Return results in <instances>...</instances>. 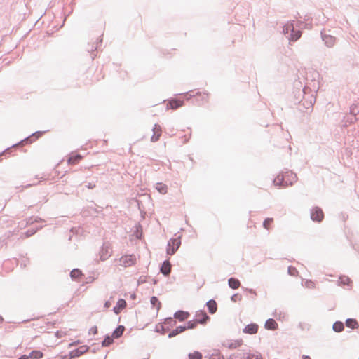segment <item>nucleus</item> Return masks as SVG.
I'll use <instances>...</instances> for the list:
<instances>
[{
	"mask_svg": "<svg viewBox=\"0 0 359 359\" xmlns=\"http://www.w3.org/2000/svg\"><path fill=\"white\" fill-rule=\"evenodd\" d=\"M137 259L134 255H125L119 259V264L123 267H130L134 266Z\"/></svg>",
	"mask_w": 359,
	"mask_h": 359,
	"instance_id": "1",
	"label": "nucleus"
},
{
	"mask_svg": "<svg viewBox=\"0 0 359 359\" xmlns=\"http://www.w3.org/2000/svg\"><path fill=\"white\" fill-rule=\"evenodd\" d=\"M181 245L180 237L171 238L168 244L167 253L170 255H173Z\"/></svg>",
	"mask_w": 359,
	"mask_h": 359,
	"instance_id": "2",
	"label": "nucleus"
},
{
	"mask_svg": "<svg viewBox=\"0 0 359 359\" xmlns=\"http://www.w3.org/2000/svg\"><path fill=\"white\" fill-rule=\"evenodd\" d=\"M324 218L323 210L319 207H314L311 210V219L313 222H320Z\"/></svg>",
	"mask_w": 359,
	"mask_h": 359,
	"instance_id": "3",
	"label": "nucleus"
},
{
	"mask_svg": "<svg viewBox=\"0 0 359 359\" xmlns=\"http://www.w3.org/2000/svg\"><path fill=\"white\" fill-rule=\"evenodd\" d=\"M190 97H195L198 102L206 103L209 101V94L205 91L191 92Z\"/></svg>",
	"mask_w": 359,
	"mask_h": 359,
	"instance_id": "4",
	"label": "nucleus"
},
{
	"mask_svg": "<svg viewBox=\"0 0 359 359\" xmlns=\"http://www.w3.org/2000/svg\"><path fill=\"white\" fill-rule=\"evenodd\" d=\"M283 174L284 177V187L292 185L296 180V175L292 172H286Z\"/></svg>",
	"mask_w": 359,
	"mask_h": 359,
	"instance_id": "5",
	"label": "nucleus"
},
{
	"mask_svg": "<svg viewBox=\"0 0 359 359\" xmlns=\"http://www.w3.org/2000/svg\"><path fill=\"white\" fill-rule=\"evenodd\" d=\"M111 255V248L108 245H103L100 252V257L102 261L107 260Z\"/></svg>",
	"mask_w": 359,
	"mask_h": 359,
	"instance_id": "6",
	"label": "nucleus"
},
{
	"mask_svg": "<svg viewBox=\"0 0 359 359\" xmlns=\"http://www.w3.org/2000/svg\"><path fill=\"white\" fill-rule=\"evenodd\" d=\"M184 105L183 100H181L180 99H172L168 101L167 104V109H176Z\"/></svg>",
	"mask_w": 359,
	"mask_h": 359,
	"instance_id": "7",
	"label": "nucleus"
},
{
	"mask_svg": "<svg viewBox=\"0 0 359 359\" xmlns=\"http://www.w3.org/2000/svg\"><path fill=\"white\" fill-rule=\"evenodd\" d=\"M153 133H154V134L151 137V140L152 142H156L159 140L160 137L161 136V133H162L161 127L158 124H155L153 128Z\"/></svg>",
	"mask_w": 359,
	"mask_h": 359,
	"instance_id": "8",
	"label": "nucleus"
},
{
	"mask_svg": "<svg viewBox=\"0 0 359 359\" xmlns=\"http://www.w3.org/2000/svg\"><path fill=\"white\" fill-rule=\"evenodd\" d=\"M259 326L256 323H250L245 327L243 332L249 334H255L257 333Z\"/></svg>",
	"mask_w": 359,
	"mask_h": 359,
	"instance_id": "9",
	"label": "nucleus"
},
{
	"mask_svg": "<svg viewBox=\"0 0 359 359\" xmlns=\"http://www.w3.org/2000/svg\"><path fill=\"white\" fill-rule=\"evenodd\" d=\"M126 306V302L123 299H119L116 302V305L114 307L113 311L116 314H119Z\"/></svg>",
	"mask_w": 359,
	"mask_h": 359,
	"instance_id": "10",
	"label": "nucleus"
},
{
	"mask_svg": "<svg viewBox=\"0 0 359 359\" xmlns=\"http://www.w3.org/2000/svg\"><path fill=\"white\" fill-rule=\"evenodd\" d=\"M83 159V156L80 154L72 153L68 158L67 162L69 165H76Z\"/></svg>",
	"mask_w": 359,
	"mask_h": 359,
	"instance_id": "11",
	"label": "nucleus"
},
{
	"mask_svg": "<svg viewBox=\"0 0 359 359\" xmlns=\"http://www.w3.org/2000/svg\"><path fill=\"white\" fill-rule=\"evenodd\" d=\"M196 318L198 323L205 324L209 319L208 316L203 311H198L196 314Z\"/></svg>",
	"mask_w": 359,
	"mask_h": 359,
	"instance_id": "12",
	"label": "nucleus"
},
{
	"mask_svg": "<svg viewBox=\"0 0 359 359\" xmlns=\"http://www.w3.org/2000/svg\"><path fill=\"white\" fill-rule=\"evenodd\" d=\"M231 357H235V359H259V355L251 353H242L239 356L232 355Z\"/></svg>",
	"mask_w": 359,
	"mask_h": 359,
	"instance_id": "13",
	"label": "nucleus"
},
{
	"mask_svg": "<svg viewBox=\"0 0 359 359\" xmlns=\"http://www.w3.org/2000/svg\"><path fill=\"white\" fill-rule=\"evenodd\" d=\"M243 344L242 339H236L231 341H228L224 344V346L229 349H235L240 347Z\"/></svg>",
	"mask_w": 359,
	"mask_h": 359,
	"instance_id": "14",
	"label": "nucleus"
},
{
	"mask_svg": "<svg viewBox=\"0 0 359 359\" xmlns=\"http://www.w3.org/2000/svg\"><path fill=\"white\" fill-rule=\"evenodd\" d=\"M174 316L180 321H184L189 318V313L186 311H179L175 313Z\"/></svg>",
	"mask_w": 359,
	"mask_h": 359,
	"instance_id": "15",
	"label": "nucleus"
},
{
	"mask_svg": "<svg viewBox=\"0 0 359 359\" xmlns=\"http://www.w3.org/2000/svg\"><path fill=\"white\" fill-rule=\"evenodd\" d=\"M278 327V324L275 320L270 318L265 323V328L267 330H275Z\"/></svg>",
	"mask_w": 359,
	"mask_h": 359,
	"instance_id": "16",
	"label": "nucleus"
},
{
	"mask_svg": "<svg viewBox=\"0 0 359 359\" xmlns=\"http://www.w3.org/2000/svg\"><path fill=\"white\" fill-rule=\"evenodd\" d=\"M171 264L168 261H165L161 268V271L164 275L167 276L170 273Z\"/></svg>",
	"mask_w": 359,
	"mask_h": 359,
	"instance_id": "17",
	"label": "nucleus"
},
{
	"mask_svg": "<svg viewBox=\"0 0 359 359\" xmlns=\"http://www.w3.org/2000/svg\"><path fill=\"white\" fill-rule=\"evenodd\" d=\"M207 306L209 312L212 314L215 313L217 309V305L215 300H210L207 302Z\"/></svg>",
	"mask_w": 359,
	"mask_h": 359,
	"instance_id": "18",
	"label": "nucleus"
},
{
	"mask_svg": "<svg viewBox=\"0 0 359 359\" xmlns=\"http://www.w3.org/2000/svg\"><path fill=\"white\" fill-rule=\"evenodd\" d=\"M273 184L277 187H284V177L283 174L278 175L273 180Z\"/></svg>",
	"mask_w": 359,
	"mask_h": 359,
	"instance_id": "19",
	"label": "nucleus"
},
{
	"mask_svg": "<svg viewBox=\"0 0 359 359\" xmlns=\"http://www.w3.org/2000/svg\"><path fill=\"white\" fill-rule=\"evenodd\" d=\"M187 330V327H184V326H179V327H177L175 329H174L172 332H170L168 334V337L170 338L171 337H173L176 335H177L178 334L180 333H182L184 331H185Z\"/></svg>",
	"mask_w": 359,
	"mask_h": 359,
	"instance_id": "20",
	"label": "nucleus"
},
{
	"mask_svg": "<svg viewBox=\"0 0 359 359\" xmlns=\"http://www.w3.org/2000/svg\"><path fill=\"white\" fill-rule=\"evenodd\" d=\"M228 283H229V287L234 290L238 289L241 285L240 281L238 279L234 278H229Z\"/></svg>",
	"mask_w": 359,
	"mask_h": 359,
	"instance_id": "21",
	"label": "nucleus"
},
{
	"mask_svg": "<svg viewBox=\"0 0 359 359\" xmlns=\"http://www.w3.org/2000/svg\"><path fill=\"white\" fill-rule=\"evenodd\" d=\"M156 189L157 191L162 194H165L168 192V187L163 183H157L156 184Z\"/></svg>",
	"mask_w": 359,
	"mask_h": 359,
	"instance_id": "22",
	"label": "nucleus"
},
{
	"mask_svg": "<svg viewBox=\"0 0 359 359\" xmlns=\"http://www.w3.org/2000/svg\"><path fill=\"white\" fill-rule=\"evenodd\" d=\"M28 356L29 357V358H32V359H40V358H43V353L40 351L35 350V351H32L29 353V355H28Z\"/></svg>",
	"mask_w": 359,
	"mask_h": 359,
	"instance_id": "23",
	"label": "nucleus"
},
{
	"mask_svg": "<svg viewBox=\"0 0 359 359\" xmlns=\"http://www.w3.org/2000/svg\"><path fill=\"white\" fill-rule=\"evenodd\" d=\"M150 302L152 306L155 308L157 311H158L161 309V303L156 297H152L151 298Z\"/></svg>",
	"mask_w": 359,
	"mask_h": 359,
	"instance_id": "24",
	"label": "nucleus"
},
{
	"mask_svg": "<svg viewBox=\"0 0 359 359\" xmlns=\"http://www.w3.org/2000/svg\"><path fill=\"white\" fill-rule=\"evenodd\" d=\"M124 330H125V329H124V327H123V326H122V325L118 326V327H117V328L114 331V332H113V334H112V337H113L114 338H116V339H117V338L120 337L123 334Z\"/></svg>",
	"mask_w": 359,
	"mask_h": 359,
	"instance_id": "25",
	"label": "nucleus"
},
{
	"mask_svg": "<svg viewBox=\"0 0 359 359\" xmlns=\"http://www.w3.org/2000/svg\"><path fill=\"white\" fill-rule=\"evenodd\" d=\"M346 325L348 327H350V328H352V329H355V328L358 327V323L356 320L350 318V319H347L346 320Z\"/></svg>",
	"mask_w": 359,
	"mask_h": 359,
	"instance_id": "26",
	"label": "nucleus"
},
{
	"mask_svg": "<svg viewBox=\"0 0 359 359\" xmlns=\"http://www.w3.org/2000/svg\"><path fill=\"white\" fill-rule=\"evenodd\" d=\"M114 342V337L112 336H107L103 341L102 342V346L104 347L109 346Z\"/></svg>",
	"mask_w": 359,
	"mask_h": 359,
	"instance_id": "27",
	"label": "nucleus"
},
{
	"mask_svg": "<svg viewBox=\"0 0 359 359\" xmlns=\"http://www.w3.org/2000/svg\"><path fill=\"white\" fill-rule=\"evenodd\" d=\"M87 351H88V348L86 346H81L79 348H78L77 350L73 351L72 353V354L73 357L79 356L81 354H83V353L86 352Z\"/></svg>",
	"mask_w": 359,
	"mask_h": 359,
	"instance_id": "28",
	"label": "nucleus"
},
{
	"mask_svg": "<svg viewBox=\"0 0 359 359\" xmlns=\"http://www.w3.org/2000/svg\"><path fill=\"white\" fill-rule=\"evenodd\" d=\"M344 324L340 321H337L333 325V330L337 332H340L344 330Z\"/></svg>",
	"mask_w": 359,
	"mask_h": 359,
	"instance_id": "29",
	"label": "nucleus"
},
{
	"mask_svg": "<svg viewBox=\"0 0 359 359\" xmlns=\"http://www.w3.org/2000/svg\"><path fill=\"white\" fill-rule=\"evenodd\" d=\"M303 285L308 289H314L316 287V283L311 280H305Z\"/></svg>",
	"mask_w": 359,
	"mask_h": 359,
	"instance_id": "30",
	"label": "nucleus"
},
{
	"mask_svg": "<svg viewBox=\"0 0 359 359\" xmlns=\"http://www.w3.org/2000/svg\"><path fill=\"white\" fill-rule=\"evenodd\" d=\"M273 222V219L272 218H267L264 221L263 226L269 230L271 229L272 224Z\"/></svg>",
	"mask_w": 359,
	"mask_h": 359,
	"instance_id": "31",
	"label": "nucleus"
},
{
	"mask_svg": "<svg viewBox=\"0 0 359 359\" xmlns=\"http://www.w3.org/2000/svg\"><path fill=\"white\" fill-rule=\"evenodd\" d=\"M339 281H340V283L344 285H350L351 283V280L348 276L340 277Z\"/></svg>",
	"mask_w": 359,
	"mask_h": 359,
	"instance_id": "32",
	"label": "nucleus"
},
{
	"mask_svg": "<svg viewBox=\"0 0 359 359\" xmlns=\"http://www.w3.org/2000/svg\"><path fill=\"white\" fill-rule=\"evenodd\" d=\"M189 359H202V354L198 351H194L189 354Z\"/></svg>",
	"mask_w": 359,
	"mask_h": 359,
	"instance_id": "33",
	"label": "nucleus"
},
{
	"mask_svg": "<svg viewBox=\"0 0 359 359\" xmlns=\"http://www.w3.org/2000/svg\"><path fill=\"white\" fill-rule=\"evenodd\" d=\"M289 31L294 32V26L292 23H287L283 27L284 33H288Z\"/></svg>",
	"mask_w": 359,
	"mask_h": 359,
	"instance_id": "34",
	"label": "nucleus"
},
{
	"mask_svg": "<svg viewBox=\"0 0 359 359\" xmlns=\"http://www.w3.org/2000/svg\"><path fill=\"white\" fill-rule=\"evenodd\" d=\"M198 322L196 319L195 320H190L187 323V329H194L197 326V324Z\"/></svg>",
	"mask_w": 359,
	"mask_h": 359,
	"instance_id": "35",
	"label": "nucleus"
},
{
	"mask_svg": "<svg viewBox=\"0 0 359 359\" xmlns=\"http://www.w3.org/2000/svg\"><path fill=\"white\" fill-rule=\"evenodd\" d=\"M288 273L290 275L296 276L298 275V271L295 267L293 266H289L288 267Z\"/></svg>",
	"mask_w": 359,
	"mask_h": 359,
	"instance_id": "36",
	"label": "nucleus"
},
{
	"mask_svg": "<svg viewBox=\"0 0 359 359\" xmlns=\"http://www.w3.org/2000/svg\"><path fill=\"white\" fill-rule=\"evenodd\" d=\"M81 276V271L79 269H74L71 271L72 278H79Z\"/></svg>",
	"mask_w": 359,
	"mask_h": 359,
	"instance_id": "37",
	"label": "nucleus"
},
{
	"mask_svg": "<svg viewBox=\"0 0 359 359\" xmlns=\"http://www.w3.org/2000/svg\"><path fill=\"white\" fill-rule=\"evenodd\" d=\"M293 32H294V34H292L291 36V40L296 41L300 38L301 32L299 31H297V32L294 31Z\"/></svg>",
	"mask_w": 359,
	"mask_h": 359,
	"instance_id": "38",
	"label": "nucleus"
},
{
	"mask_svg": "<svg viewBox=\"0 0 359 359\" xmlns=\"http://www.w3.org/2000/svg\"><path fill=\"white\" fill-rule=\"evenodd\" d=\"M242 299V296L240 294H235L231 297V300L234 302H240Z\"/></svg>",
	"mask_w": 359,
	"mask_h": 359,
	"instance_id": "39",
	"label": "nucleus"
},
{
	"mask_svg": "<svg viewBox=\"0 0 359 359\" xmlns=\"http://www.w3.org/2000/svg\"><path fill=\"white\" fill-rule=\"evenodd\" d=\"M111 306V302L109 301H107L105 303H104V307L106 309H108Z\"/></svg>",
	"mask_w": 359,
	"mask_h": 359,
	"instance_id": "40",
	"label": "nucleus"
},
{
	"mask_svg": "<svg viewBox=\"0 0 359 359\" xmlns=\"http://www.w3.org/2000/svg\"><path fill=\"white\" fill-rule=\"evenodd\" d=\"M18 359H29V357L26 355H23L21 357H20Z\"/></svg>",
	"mask_w": 359,
	"mask_h": 359,
	"instance_id": "41",
	"label": "nucleus"
},
{
	"mask_svg": "<svg viewBox=\"0 0 359 359\" xmlns=\"http://www.w3.org/2000/svg\"><path fill=\"white\" fill-rule=\"evenodd\" d=\"M248 291H249V292H250L252 294H256L255 292L252 289L249 290Z\"/></svg>",
	"mask_w": 359,
	"mask_h": 359,
	"instance_id": "42",
	"label": "nucleus"
},
{
	"mask_svg": "<svg viewBox=\"0 0 359 359\" xmlns=\"http://www.w3.org/2000/svg\"><path fill=\"white\" fill-rule=\"evenodd\" d=\"M303 359H311L309 356H304Z\"/></svg>",
	"mask_w": 359,
	"mask_h": 359,
	"instance_id": "43",
	"label": "nucleus"
},
{
	"mask_svg": "<svg viewBox=\"0 0 359 359\" xmlns=\"http://www.w3.org/2000/svg\"><path fill=\"white\" fill-rule=\"evenodd\" d=\"M93 332L96 333L97 332V329L95 328V330H93Z\"/></svg>",
	"mask_w": 359,
	"mask_h": 359,
	"instance_id": "44",
	"label": "nucleus"
},
{
	"mask_svg": "<svg viewBox=\"0 0 359 359\" xmlns=\"http://www.w3.org/2000/svg\"><path fill=\"white\" fill-rule=\"evenodd\" d=\"M93 332L96 333L97 332V329L95 328V330H93Z\"/></svg>",
	"mask_w": 359,
	"mask_h": 359,
	"instance_id": "45",
	"label": "nucleus"
},
{
	"mask_svg": "<svg viewBox=\"0 0 359 359\" xmlns=\"http://www.w3.org/2000/svg\"><path fill=\"white\" fill-rule=\"evenodd\" d=\"M132 298L135 299V294H133L132 295Z\"/></svg>",
	"mask_w": 359,
	"mask_h": 359,
	"instance_id": "46",
	"label": "nucleus"
}]
</instances>
